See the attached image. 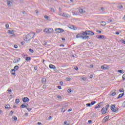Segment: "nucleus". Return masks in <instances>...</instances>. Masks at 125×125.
<instances>
[{
  "label": "nucleus",
  "instance_id": "58836bf2",
  "mask_svg": "<svg viewBox=\"0 0 125 125\" xmlns=\"http://www.w3.org/2000/svg\"><path fill=\"white\" fill-rule=\"evenodd\" d=\"M119 92H125V90L124 89V88H121V89H119Z\"/></svg>",
  "mask_w": 125,
  "mask_h": 125
},
{
  "label": "nucleus",
  "instance_id": "4c0bfd02",
  "mask_svg": "<svg viewBox=\"0 0 125 125\" xmlns=\"http://www.w3.org/2000/svg\"><path fill=\"white\" fill-rule=\"evenodd\" d=\"M8 32L11 34H13V33H14V31L13 30H8Z\"/></svg>",
  "mask_w": 125,
  "mask_h": 125
},
{
  "label": "nucleus",
  "instance_id": "9b49d317",
  "mask_svg": "<svg viewBox=\"0 0 125 125\" xmlns=\"http://www.w3.org/2000/svg\"><path fill=\"white\" fill-rule=\"evenodd\" d=\"M22 101L24 103H26V102H29V101H30V99L28 97H24Z\"/></svg>",
  "mask_w": 125,
  "mask_h": 125
},
{
  "label": "nucleus",
  "instance_id": "b1692460",
  "mask_svg": "<svg viewBox=\"0 0 125 125\" xmlns=\"http://www.w3.org/2000/svg\"><path fill=\"white\" fill-rule=\"evenodd\" d=\"M12 119H13V120L15 121V122L17 121V117H16V116H13Z\"/></svg>",
  "mask_w": 125,
  "mask_h": 125
},
{
  "label": "nucleus",
  "instance_id": "c85d7f7f",
  "mask_svg": "<svg viewBox=\"0 0 125 125\" xmlns=\"http://www.w3.org/2000/svg\"><path fill=\"white\" fill-rule=\"evenodd\" d=\"M19 102H20V100H19V99H16L15 103H16V104H18Z\"/></svg>",
  "mask_w": 125,
  "mask_h": 125
},
{
  "label": "nucleus",
  "instance_id": "a211bd4d",
  "mask_svg": "<svg viewBox=\"0 0 125 125\" xmlns=\"http://www.w3.org/2000/svg\"><path fill=\"white\" fill-rule=\"evenodd\" d=\"M21 108V109H23V108H26L27 106H26V103L24 104H22L21 106H20Z\"/></svg>",
  "mask_w": 125,
  "mask_h": 125
},
{
  "label": "nucleus",
  "instance_id": "6e6552de",
  "mask_svg": "<svg viewBox=\"0 0 125 125\" xmlns=\"http://www.w3.org/2000/svg\"><path fill=\"white\" fill-rule=\"evenodd\" d=\"M79 78H80L81 79H82V80H83V82H88V79H87V78L86 77H84L83 76H79Z\"/></svg>",
  "mask_w": 125,
  "mask_h": 125
},
{
  "label": "nucleus",
  "instance_id": "ddd939ff",
  "mask_svg": "<svg viewBox=\"0 0 125 125\" xmlns=\"http://www.w3.org/2000/svg\"><path fill=\"white\" fill-rule=\"evenodd\" d=\"M101 111L102 112L103 115H105V114H106V113H107V111H106V109H105V107H104L102 109V110H101Z\"/></svg>",
  "mask_w": 125,
  "mask_h": 125
},
{
  "label": "nucleus",
  "instance_id": "0eeeda50",
  "mask_svg": "<svg viewBox=\"0 0 125 125\" xmlns=\"http://www.w3.org/2000/svg\"><path fill=\"white\" fill-rule=\"evenodd\" d=\"M55 30L57 33H64V32H65L64 29L60 28H56Z\"/></svg>",
  "mask_w": 125,
  "mask_h": 125
},
{
  "label": "nucleus",
  "instance_id": "774afa93",
  "mask_svg": "<svg viewBox=\"0 0 125 125\" xmlns=\"http://www.w3.org/2000/svg\"><path fill=\"white\" fill-rule=\"evenodd\" d=\"M15 72H12L11 74L13 75V76H15Z\"/></svg>",
  "mask_w": 125,
  "mask_h": 125
},
{
  "label": "nucleus",
  "instance_id": "f3484780",
  "mask_svg": "<svg viewBox=\"0 0 125 125\" xmlns=\"http://www.w3.org/2000/svg\"><path fill=\"white\" fill-rule=\"evenodd\" d=\"M124 95H125V93L120 94L118 97H117V99H120V98H122V97H123V96H124Z\"/></svg>",
  "mask_w": 125,
  "mask_h": 125
},
{
  "label": "nucleus",
  "instance_id": "603ef678",
  "mask_svg": "<svg viewBox=\"0 0 125 125\" xmlns=\"http://www.w3.org/2000/svg\"><path fill=\"white\" fill-rule=\"evenodd\" d=\"M57 88H58V89H62V87H61L60 85L57 86Z\"/></svg>",
  "mask_w": 125,
  "mask_h": 125
},
{
  "label": "nucleus",
  "instance_id": "bb28decb",
  "mask_svg": "<svg viewBox=\"0 0 125 125\" xmlns=\"http://www.w3.org/2000/svg\"><path fill=\"white\" fill-rule=\"evenodd\" d=\"M109 107H110V105H109V104H107V105L105 106V109L106 112H107V111H108V108H109Z\"/></svg>",
  "mask_w": 125,
  "mask_h": 125
},
{
  "label": "nucleus",
  "instance_id": "37998d69",
  "mask_svg": "<svg viewBox=\"0 0 125 125\" xmlns=\"http://www.w3.org/2000/svg\"><path fill=\"white\" fill-rule=\"evenodd\" d=\"M27 110L28 111V112H31V110H32V108L26 107Z\"/></svg>",
  "mask_w": 125,
  "mask_h": 125
},
{
  "label": "nucleus",
  "instance_id": "09e8293b",
  "mask_svg": "<svg viewBox=\"0 0 125 125\" xmlns=\"http://www.w3.org/2000/svg\"><path fill=\"white\" fill-rule=\"evenodd\" d=\"M96 32L97 33H99L100 34H101V33H102V32H101V31L98 30H96Z\"/></svg>",
  "mask_w": 125,
  "mask_h": 125
},
{
  "label": "nucleus",
  "instance_id": "052dcab7",
  "mask_svg": "<svg viewBox=\"0 0 125 125\" xmlns=\"http://www.w3.org/2000/svg\"><path fill=\"white\" fill-rule=\"evenodd\" d=\"M14 48H18V46L17 45H14Z\"/></svg>",
  "mask_w": 125,
  "mask_h": 125
},
{
  "label": "nucleus",
  "instance_id": "f257e3e1",
  "mask_svg": "<svg viewBox=\"0 0 125 125\" xmlns=\"http://www.w3.org/2000/svg\"><path fill=\"white\" fill-rule=\"evenodd\" d=\"M35 36V33H30L23 37V40L24 41H25V42H28L29 41H31L32 39H34Z\"/></svg>",
  "mask_w": 125,
  "mask_h": 125
},
{
  "label": "nucleus",
  "instance_id": "7c9ffc66",
  "mask_svg": "<svg viewBox=\"0 0 125 125\" xmlns=\"http://www.w3.org/2000/svg\"><path fill=\"white\" fill-rule=\"evenodd\" d=\"M95 103H96V101H92L90 103V104H91V105H93L95 104Z\"/></svg>",
  "mask_w": 125,
  "mask_h": 125
},
{
  "label": "nucleus",
  "instance_id": "2eb2a0df",
  "mask_svg": "<svg viewBox=\"0 0 125 125\" xmlns=\"http://www.w3.org/2000/svg\"><path fill=\"white\" fill-rule=\"evenodd\" d=\"M79 11L81 14H83V13H85V11H83V8L79 9Z\"/></svg>",
  "mask_w": 125,
  "mask_h": 125
},
{
  "label": "nucleus",
  "instance_id": "9d476101",
  "mask_svg": "<svg viewBox=\"0 0 125 125\" xmlns=\"http://www.w3.org/2000/svg\"><path fill=\"white\" fill-rule=\"evenodd\" d=\"M96 38L99 39H102L103 40H105L106 39V36L104 35H99V36H97Z\"/></svg>",
  "mask_w": 125,
  "mask_h": 125
},
{
  "label": "nucleus",
  "instance_id": "20e7f679",
  "mask_svg": "<svg viewBox=\"0 0 125 125\" xmlns=\"http://www.w3.org/2000/svg\"><path fill=\"white\" fill-rule=\"evenodd\" d=\"M110 109H111V111H112V112H117L119 110L118 108L116 107V104H115L111 105Z\"/></svg>",
  "mask_w": 125,
  "mask_h": 125
},
{
  "label": "nucleus",
  "instance_id": "de8ad7c7",
  "mask_svg": "<svg viewBox=\"0 0 125 125\" xmlns=\"http://www.w3.org/2000/svg\"><path fill=\"white\" fill-rule=\"evenodd\" d=\"M122 79L123 81H125V73L123 75Z\"/></svg>",
  "mask_w": 125,
  "mask_h": 125
},
{
  "label": "nucleus",
  "instance_id": "a878e982",
  "mask_svg": "<svg viewBox=\"0 0 125 125\" xmlns=\"http://www.w3.org/2000/svg\"><path fill=\"white\" fill-rule=\"evenodd\" d=\"M101 24L102 26H106V22L105 21H102Z\"/></svg>",
  "mask_w": 125,
  "mask_h": 125
},
{
  "label": "nucleus",
  "instance_id": "8fccbe9b",
  "mask_svg": "<svg viewBox=\"0 0 125 125\" xmlns=\"http://www.w3.org/2000/svg\"><path fill=\"white\" fill-rule=\"evenodd\" d=\"M74 70H75L76 71H78V70H79V68L77 66H75Z\"/></svg>",
  "mask_w": 125,
  "mask_h": 125
},
{
  "label": "nucleus",
  "instance_id": "72a5a7b5",
  "mask_svg": "<svg viewBox=\"0 0 125 125\" xmlns=\"http://www.w3.org/2000/svg\"><path fill=\"white\" fill-rule=\"evenodd\" d=\"M5 109H9L10 108V105L9 104H7L5 106Z\"/></svg>",
  "mask_w": 125,
  "mask_h": 125
},
{
  "label": "nucleus",
  "instance_id": "423d86ee",
  "mask_svg": "<svg viewBox=\"0 0 125 125\" xmlns=\"http://www.w3.org/2000/svg\"><path fill=\"white\" fill-rule=\"evenodd\" d=\"M13 4V0H7V5L8 7H11Z\"/></svg>",
  "mask_w": 125,
  "mask_h": 125
},
{
  "label": "nucleus",
  "instance_id": "4d7b16f0",
  "mask_svg": "<svg viewBox=\"0 0 125 125\" xmlns=\"http://www.w3.org/2000/svg\"><path fill=\"white\" fill-rule=\"evenodd\" d=\"M115 34H116V35H120V32H119V31H116V32H115Z\"/></svg>",
  "mask_w": 125,
  "mask_h": 125
},
{
  "label": "nucleus",
  "instance_id": "dca6fc26",
  "mask_svg": "<svg viewBox=\"0 0 125 125\" xmlns=\"http://www.w3.org/2000/svg\"><path fill=\"white\" fill-rule=\"evenodd\" d=\"M49 67L50 68V69H56V67L54 65L51 64L49 65Z\"/></svg>",
  "mask_w": 125,
  "mask_h": 125
},
{
  "label": "nucleus",
  "instance_id": "680f3d73",
  "mask_svg": "<svg viewBox=\"0 0 125 125\" xmlns=\"http://www.w3.org/2000/svg\"><path fill=\"white\" fill-rule=\"evenodd\" d=\"M67 79V82H70V81H71V78H66Z\"/></svg>",
  "mask_w": 125,
  "mask_h": 125
},
{
  "label": "nucleus",
  "instance_id": "4be33fe9",
  "mask_svg": "<svg viewBox=\"0 0 125 125\" xmlns=\"http://www.w3.org/2000/svg\"><path fill=\"white\" fill-rule=\"evenodd\" d=\"M14 69L16 70V71H18V69H19V66L18 65H16L14 67Z\"/></svg>",
  "mask_w": 125,
  "mask_h": 125
},
{
  "label": "nucleus",
  "instance_id": "3c124183",
  "mask_svg": "<svg viewBox=\"0 0 125 125\" xmlns=\"http://www.w3.org/2000/svg\"><path fill=\"white\" fill-rule=\"evenodd\" d=\"M43 44H44V45H47V42L44 41L43 42Z\"/></svg>",
  "mask_w": 125,
  "mask_h": 125
},
{
  "label": "nucleus",
  "instance_id": "c03bdc74",
  "mask_svg": "<svg viewBox=\"0 0 125 125\" xmlns=\"http://www.w3.org/2000/svg\"><path fill=\"white\" fill-rule=\"evenodd\" d=\"M50 10L51 12H54V9L53 8H50Z\"/></svg>",
  "mask_w": 125,
  "mask_h": 125
},
{
  "label": "nucleus",
  "instance_id": "5fc2aeb1",
  "mask_svg": "<svg viewBox=\"0 0 125 125\" xmlns=\"http://www.w3.org/2000/svg\"><path fill=\"white\" fill-rule=\"evenodd\" d=\"M101 68L102 69V70H104V69H105V66H104V65H102Z\"/></svg>",
  "mask_w": 125,
  "mask_h": 125
},
{
  "label": "nucleus",
  "instance_id": "aec40b11",
  "mask_svg": "<svg viewBox=\"0 0 125 125\" xmlns=\"http://www.w3.org/2000/svg\"><path fill=\"white\" fill-rule=\"evenodd\" d=\"M98 108H101V105L99 103L95 105V109H98Z\"/></svg>",
  "mask_w": 125,
  "mask_h": 125
},
{
  "label": "nucleus",
  "instance_id": "6e6d98bb",
  "mask_svg": "<svg viewBox=\"0 0 125 125\" xmlns=\"http://www.w3.org/2000/svg\"><path fill=\"white\" fill-rule=\"evenodd\" d=\"M60 85H63V81L60 82Z\"/></svg>",
  "mask_w": 125,
  "mask_h": 125
},
{
  "label": "nucleus",
  "instance_id": "c9c22d12",
  "mask_svg": "<svg viewBox=\"0 0 125 125\" xmlns=\"http://www.w3.org/2000/svg\"><path fill=\"white\" fill-rule=\"evenodd\" d=\"M18 62H19V61L17 59H14L13 61V63H18Z\"/></svg>",
  "mask_w": 125,
  "mask_h": 125
},
{
  "label": "nucleus",
  "instance_id": "6ab92c4d",
  "mask_svg": "<svg viewBox=\"0 0 125 125\" xmlns=\"http://www.w3.org/2000/svg\"><path fill=\"white\" fill-rule=\"evenodd\" d=\"M70 29H72V30H77V27L74 26V25H71L70 27H69Z\"/></svg>",
  "mask_w": 125,
  "mask_h": 125
},
{
  "label": "nucleus",
  "instance_id": "f03ea898",
  "mask_svg": "<svg viewBox=\"0 0 125 125\" xmlns=\"http://www.w3.org/2000/svg\"><path fill=\"white\" fill-rule=\"evenodd\" d=\"M76 39H79L80 38H82L83 39V40H88V39L89 38V36H85L84 32L81 31V32H80V33L79 34H78L76 36Z\"/></svg>",
  "mask_w": 125,
  "mask_h": 125
},
{
  "label": "nucleus",
  "instance_id": "1a4fd4ad",
  "mask_svg": "<svg viewBox=\"0 0 125 125\" xmlns=\"http://www.w3.org/2000/svg\"><path fill=\"white\" fill-rule=\"evenodd\" d=\"M108 120L109 115H107L106 116L104 117V118L103 119L102 122H103V123H106V122H108Z\"/></svg>",
  "mask_w": 125,
  "mask_h": 125
},
{
  "label": "nucleus",
  "instance_id": "2f4dec72",
  "mask_svg": "<svg viewBox=\"0 0 125 125\" xmlns=\"http://www.w3.org/2000/svg\"><path fill=\"white\" fill-rule=\"evenodd\" d=\"M99 104H100V106H101V107H102V106L104 105V102H102L99 103Z\"/></svg>",
  "mask_w": 125,
  "mask_h": 125
},
{
  "label": "nucleus",
  "instance_id": "39448f33",
  "mask_svg": "<svg viewBox=\"0 0 125 125\" xmlns=\"http://www.w3.org/2000/svg\"><path fill=\"white\" fill-rule=\"evenodd\" d=\"M53 32V29L52 28H45L43 30V33H49V34H50V33Z\"/></svg>",
  "mask_w": 125,
  "mask_h": 125
},
{
  "label": "nucleus",
  "instance_id": "ea45409f",
  "mask_svg": "<svg viewBox=\"0 0 125 125\" xmlns=\"http://www.w3.org/2000/svg\"><path fill=\"white\" fill-rule=\"evenodd\" d=\"M116 94H117V93H116L115 92H113L111 94V96H115V95H116Z\"/></svg>",
  "mask_w": 125,
  "mask_h": 125
},
{
  "label": "nucleus",
  "instance_id": "e433bc0d",
  "mask_svg": "<svg viewBox=\"0 0 125 125\" xmlns=\"http://www.w3.org/2000/svg\"><path fill=\"white\" fill-rule=\"evenodd\" d=\"M13 113H14V111L13 110H11L9 113V116H12V115H13Z\"/></svg>",
  "mask_w": 125,
  "mask_h": 125
},
{
  "label": "nucleus",
  "instance_id": "473e14b6",
  "mask_svg": "<svg viewBox=\"0 0 125 125\" xmlns=\"http://www.w3.org/2000/svg\"><path fill=\"white\" fill-rule=\"evenodd\" d=\"M29 51L30 52V53H34V51L33 49H32L31 48L29 49Z\"/></svg>",
  "mask_w": 125,
  "mask_h": 125
},
{
  "label": "nucleus",
  "instance_id": "bf43d9fd",
  "mask_svg": "<svg viewBox=\"0 0 125 125\" xmlns=\"http://www.w3.org/2000/svg\"><path fill=\"white\" fill-rule=\"evenodd\" d=\"M21 45H24V44H25V42H21Z\"/></svg>",
  "mask_w": 125,
  "mask_h": 125
},
{
  "label": "nucleus",
  "instance_id": "5701e85b",
  "mask_svg": "<svg viewBox=\"0 0 125 125\" xmlns=\"http://www.w3.org/2000/svg\"><path fill=\"white\" fill-rule=\"evenodd\" d=\"M7 91L9 94H11V93L12 92V90H11V89L9 88L8 89Z\"/></svg>",
  "mask_w": 125,
  "mask_h": 125
},
{
  "label": "nucleus",
  "instance_id": "4468645a",
  "mask_svg": "<svg viewBox=\"0 0 125 125\" xmlns=\"http://www.w3.org/2000/svg\"><path fill=\"white\" fill-rule=\"evenodd\" d=\"M42 83L43 84H45V83H46V79L44 77H42Z\"/></svg>",
  "mask_w": 125,
  "mask_h": 125
},
{
  "label": "nucleus",
  "instance_id": "a19ab883",
  "mask_svg": "<svg viewBox=\"0 0 125 125\" xmlns=\"http://www.w3.org/2000/svg\"><path fill=\"white\" fill-rule=\"evenodd\" d=\"M67 92L68 93H71L72 92V89H68Z\"/></svg>",
  "mask_w": 125,
  "mask_h": 125
},
{
  "label": "nucleus",
  "instance_id": "412c9836",
  "mask_svg": "<svg viewBox=\"0 0 125 125\" xmlns=\"http://www.w3.org/2000/svg\"><path fill=\"white\" fill-rule=\"evenodd\" d=\"M31 59H32V58L30 57H26L25 58L26 61H31Z\"/></svg>",
  "mask_w": 125,
  "mask_h": 125
},
{
  "label": "nucleus",
  "instance_id": "338daca9",
  "mask_svg": "<svg viewBox=\"0 0 125 125\" xmlns=\"http://www.w3.org/2000/svg\"><path fill=\"white\" fill-rule=\"evenodd\" d=\"M46 88V85L44 84V85H43V88Z\"/></svg>",
  "mask_w": 125,
  "mask_h": 125
},
{
  "label": "nucleus",
  "instance_id": "f704fd0d",
  "mask_svg": "<svg viewBox=\"0 0 125 125\" xmlns=\"http://www.w3.org/2000/svg\"><path fill=\"white\" fill-rule=\"evenodd\" d=\"M123 8H124V6H123V5H118V8H119L120 9H122Z\"/></svg>",
  "mask_w": 125,
  "mask_h": 125
},
{
  "label": "nucleus",
  "instance_id": "0e129e2a",
  "mask_svg": "<svg viewBox=\"0 0 125 125\" xmlns=\"http://www.w3.org/2000/svg\"><path fill=\"white\" fill-rule=\"evenodd\" d=\"M67 121H65L63 122V125H67Z\"/></svg>",
  "mask_w": 125,
  "mask_h": 125
},
{
  "label": "nucleus",
  "instance_id": "79ce46f5",
  "mask_svg": "<svg viewBox=\"0 0 125 125\" xmlns=\"http://www.w3.org/2000/svg\"><path fill=\"white\" fill-rule=\"evenodd\" d=\"M120 42L122 43H124V44H125V40H121Z\"/></svg>",
  "mask_w": 125,
  "mask_h": 125
},
{
  "label": "nucleus",
  "instance_id": "f8f14e48",
  "mask_svg": "<svg viewBox=\"0 0 125 125\" xmlns=\"http://www.w3.org/2000/svg\"><path fill=\"white\" fill-rule=\"evenodd\" d=\"M62 16H63V17H66L67 18H70V17H71V16L66 13H63L62 15Z\"/></svg>",
  "mask_w": 125,
  "mask_h": 125
},
{
  "label": "nucleus",
  "instance_id": "e2e57ef3",
  "mask_svg": "<svg viewBox=\"0 0 125 125\" xmlns=\"http://www.w3.org/2000/svg\"><path fill=\"white\" fill-rule=\"evenodd\" d=\"M88 124H91L92 123V120H88Z\"/></svg>",
  "mask_w": 125,
  "mask_h": 125
},
{
  "label": "nucleus",
  "instance_id": "69168bd1",
  "mask_svg": "<svg viewBox=\"0 0 125 125\" xmlns=\"http://www.w3.org/2000/svg\"><path fill=\"white\" fill-rule=\"evenodd\" d=\"M11 72H16V70L14 68L13 69H12Z\"/></svg>",
  "mask_w": 125,
  "mask_h": 125
},
{
  "label": "nucleus",
  "instance_id": "864d4df0",
  "mask_svg": "<svg viewBox=\"0 0 125 125\" xmlns=\"http://www.w3.org/2000/svg\"><path fill=\"white\" fill-rule=\"evenodd\" d=\"M34 69L35 71H37V70H38V66H34Z\"/></svg>",
  "mask_w": 125,
  "mask_h": 125
},
{
  "label": "nucleus",
  "instance_id": "7ed1b4c3",
  "mask_svg": "<svg viewBox=\"0 0 125 125\" xmlns=\"http://www.w3.org/2000/svg\"><path fill=\"white\" fill-rule=\"evenodd\" d=\"M84 33L85 36H94V32L90 30H85Z\"/></svg>",
  "mask_w": 125,
  "mask_h": 125
},
{
  "label": "nucleus",
  "instance_id": "c756f323",
  "mask_svg": "<svg viewBox=\"0 0 125 125\" xmlns=\"http://www.w3.org/2000/svg\"><path fill=\"white\" fill-rule=\"evenodd\" d=\"M118 73H120L121 74H124V70H121V69H119L118 70Z\"/></svg>",
  "mask_w": 125,
  "mask_h": 125
},
{
  "label": "nucleus",
  "instance_id": "cd10ccee",
  "mask_svg": "<svg viewBox=\"0 0 125 125\" xmlns=\"http://www.w3.org/2000/svg\"><path fill=\"white\" fill-rule=\"evenodd\" d=\"M44 18L47 20H49V17H48V16H44Z\"/></svg>",
  "mask_w": 125,
  "mask_h": 125
},
{
  "label": "nucleus",
  "instance_id": "49530a36",
  "mask_svg": "<svg viewBox=\"0 0 125 125\" xmlns=\"http://www.w3.org/2000/svg\"><path fill=\"white\" fill-rule=\"evenodd\" d=\"M5 27H6V29H8V28H9V24H5Z\"/></svg>",
  "mask_w": 125,
  "mask_h": 125
},
{
  "label": "nucleus",
  "instance_id": "13d9d810",
  "mask_svg": "<svg viewBox=\"0 0 125 125\" xmlns=\"http://www.w3.org/2000/svg\"><path fill=\"white\" fill-rule=\"evenodd\" d=\"M91 117V118H94V117H95V114H92Z\"/></svg>",
  "mask_w": 125,
  "mask_h": 125
},
{
  "label": "nucleus",
  "instance_id": "393cba45",
  "mask_svg": "<svg viewBox=\"0 0 125 125\" xmlns=\"http://www.w3.org/2000/svg\"><path fill=\"white\" fill-rule=\"evenodd\" d=\"M56 96L57 97V98H58L59 99H62L63 98L62 97H61V96L59 95H56Z\"/></svg>",
  "mask_w": 125,
  "mask_h": 125
},
{
  "label": "nucleus",
  "instance_id": "a18cd8bd",
  "mask_svg": "<svg viewBox=\"0 0 125 125\" xmlns=\"http://www.w3.org/2000/svg\"><path fill=\"white\" fill-rule=\"evenodd\" d=\"M86 106H87L88 107H90V106H91V104L90 103H88L86 104Z\"/></svg>",
  "mask_w": 125,
  "mask_h": 125
}]
</instances>
